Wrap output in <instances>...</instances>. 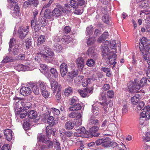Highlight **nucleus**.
<instances>
[{
	"instance_id": "f257e3e1",
	"label": "nucleus",
	"mask_w": 150,
	"mask_h": 150,
	"mask_svg": "<svg viewBox=\"0 0 150 150\" xmlns=\"http://www.w3.org/2000/svg\"><path fill=\"white\" fill-rule=\"evenodd\" d=\"M139 48L143 58L145 60H147L149 58L148 54L150 49V41L145 37L142 38L139 43Z\"/></svg>"
},
{
	"instance_id": "f03ea898",
	"label": "nucleus",
	"mask_w": 150,
	"mask_h": 150,
	"mask_svg": "<svg viewBox=\"0 0 150 150\" xmlns=\"http://www.w3.org/2000/svg\"><path fill=\"white\" fill-rule=\"evenodd\" d=\"M137 79H135L134 82L130 81L129 83L128 87L130 92L132 93L138 92L140 88L142 87L147 82L146 78L143 77L140 81L139 83H137Z\"/></svg>"
},
{
	"instance_id": "7ed1b4c3",
	"label": "nucleus",
	"mask_w": 150,
	"mask_h": 150,
	"mask_svg": "<svg viewBox=\"0 0 150 150\" xmlns=\"http://www.w3.org/2000/svg\"><path fill=\"white\" fill-rule=\"evenodd\" d=\"M41 51L38 53L45 60L49 61L52 57L53 56L54 54L52 49L48 46L44 45L41 47Z\"/></svg>"
},
{
	"instance_id": "20e7f679",
	"label": "nucleus",
	"mask_w": 150,
	"mask_h": 150,
	"mask_svg": "<svg viewBox=\"0 0 150 150\" xmlns=\"http://www.w3.org/2000/svg\"><path fill=\"white\" fill-rule=\"evenodd\" d=\"M109 43L108 41L106 40L105 42V43L101 46V50L102 52V55L104 58H106L107 56L113 53V52H110V49L109 50L107 45L109 44Z\"/></svg>"
},
{
	"instance_id": "39448f33",
	"label": "nucleus",
	"mask_w": 150,
	"mask_h": 150,
	"mask_svg": "<svg viewBox=\"0 0 150 150\" xmlns=\"http://www.w3.org/2000/svg\"><path fill=\"white\" fill-rule=\"evenodd\" d=\"M29 27H20L18 29V33L19 38L21 39H24L29 31Z\"/></svg>"
},
{
	"instance_id": "423d86ee",
	"label": "nucleus",
	"mask_w": 150,
	"mask_h": 150,
	"mask_svg": "<svg viewBox=\"0 0 150 150\" xmlns=\"http://www.w3.org/2000/svg\"><path fill=\"white\" fill-rule=\"evenodd\" d=\"M117 55L115 53H112L107 56L106 58L107 63L110 65H113L114 67L116 63L115 60L116 59Z\"/></svg>"
},
{
	"instance_id": "0eeeda50",
	"label": "nucleus",
	"mask_w": 150,
	"mask_h": 150,
	"mask_svg": "<svg viewBox=\"0 0 150 150\" xmlns=\"http://www.w3.org/2000/svg\"><path fill=\"white\" fill-rule=\"evenodd\" d=\"M93 89L91 87H86L83 90H79L78 92L80 94L81 97L85 98L88 97L89 96L88 94L91 93H92Z\"/></svg>"
},
{
	"instance_id": "6e6552de",
	"label": "nucleus",
	"mask_w": 150,
	"mask_h": 150,
	"mask_svg": "<svg viewBox=\"0 0 150 150\" xmlns=\"http://www.w3.org/2000/svg\"><path fill=\"white\" fill-rule=\"evenodd\" d=\"M39 84L42 96L45 98H48L49 96V93L46 89L45 83L43 82L39 81Z\"/></svg>"
},
{
	"instance_id": "1a4fd4ad",
	"label": "nucleus",
	"mask_w": 150,
	"mask_h": 150,
	"mask_svg": "<svg viewBox=\"0 0 150 150\" xmlns=\"http://www.w3.org/2000/svg\"><path fill=\"white\" fill-rule=\"evenodd\" d=\"M20 92L22 95L26 96L31 94L32 90L30 88L28 87L23 86L21 88Z\"/></svg>"
},
{
	"instance_id": "9d476101",
	"label": "nucleus",
	"mask_w": 150,
	"mask_h": 150,
	"mask_svg": "<svg viewBox=\"0 0 150 150\" xmlns=\"http://www.w3.org/2000/svg\"><path fill=\"white\" fill-rule=\"evenodd\" d=\"M18 109L19 110H18L17 108L15 109L16 114L17 115H19V116L21 118H24L27 115V111L25 110H22L21 107H20V109L19 108Z\"/></svg>"
},
{
	"instance_id": "9b49d317",
	"label": "nucleus",
	"mask_w": 150,
	"mask_h": 150,
	"mask_svg": "<svg viewBox=\"0 0 150 150\" xmlns=\"http://www.w3.org/2000/svg\"><path fill=\"white\" fill-rule=\"evenodd\" d=\"M60 72L61 76L64 77L68 71V66L66 63H62L60 66Z\"/></svg>"
},
{
	"instance_id": "f8f14e48",
	"label": "nucleus",
	"mask_w": 150,
	"mask_h": 150,
	"mask_svg": "<svg viewBox=\"0 0 150 150\" xmlns=\"http://www.w3.org/2000/svg\"><path fill=\"white\" fill-rule=\"evenodd\" d=\"M95 51L94 48H90L87 51V54L89 57L96 58L97 57V55Z\"/></svg>"
},
{
	"instance_id": "ddd939ff",
	"label": "nucleus",
	"mask_w": 150,
	"mask_h": 150,
	"mask_svg": "<svg viewBox=\"0 0 150 150\" xmlns=\"http://www.w3.org/2000/svg\"><path fill=\"white\" fill-rule=\"evenodd\" d=\"M16 69L18 71H26L30 70L29 67L28 66L24 65L21 64H18L16 67Z\"/></svg>"
},
{
	"instance_id": "4468645a",
	"label": "nucleus",
	"mask_w": 150,
	"mask_h": 150,
	"mask_svg": "<svg viewBox=\"0 0 150 150\" xmlns=\"http://www.w3.org/2000/svg\"><path fill=\"white\" fill-rule=\"evenodd\" d=\"M4 133L5 137L8 141H9L12 139V131L11 129H6L4 130Z\"/></svg>"
},
{
	"instance_id": "2eb2a0df",
	"label": "nucleus",
	"mask_w": 150,
	"mask_h": 150,
	"mask_svg": "<svg viewBox=\"0 0 150 150\" xmlns=\"http://www.w3.org/2000/svg\"><path fill=\"white\" fill-rule=\"evenodd\" d=\"M110 51L111 52H113L114 53H116L117 52V45L115 41L114 40H112L110 41Z\"/></svg>"
},
{
	"instance_id": "dca6fc26",
	"label": "nucleus",
	"mask_w": 150,
	"mask_h": 150,
	"mask_svg": "<svg viewBox=\"0 0 150 150\" xmlns=\"http://www.w3.org/2000/svg\"><path fill=\"white\" fill-rule=\"evenodd\" d=\"M44 18L47 19H53L52 18L54 17L52 11L51 12L49 9H47L45 10L44 13Z\"/></svg>"
},
{
	"instance_id": "f3484780",
	"label": "nucleus",
	"mask_w": 150,
	"mask_h": 150,
	"mask_svg": "<svg viewBox=\"0 0 150 150\" xmlns=\"http://www.w3.org/2000/svg\"><path fill=\"white\" fill-rule=\"evenodd\" d=\"M33 92L36 95H38L40 93L39 88V84L38 83V85L36 86L33 83H32L30 86Z\"/></svg>"
},
{
	"instance_id": "a211bd4d",
	"label": "nucleus",
	"mask_w": 150,
	"mask_h": 150,
	"mask_svg": "<svg viewBox=\"0 0 150 150\" xmlns=\"http://www.w3.org/2000/svg\"><path fill=\"white\" fill-rule=\"evenodd\" d=\"M69 116L72 118H80L82 117V115L78 112H72L70 113Z\"/></svg>"
},
{
	"instance_id": "6ab92c4d",
	"label": "nucleus",
	"mask_w": 150,
	"mask_h": 150,
	"mask_svg": "<svg viewBox=\"0 0 150 150\" xmlns=\"http://www.w3.org/2000/svg\"><path fill=\"white\" fill-rule=\"evenodd\" d=\"M140 96L137 94L135 96L131 98V101L132 104L134 105H136L138 103L140 100Z\"/></svg>"
},
{
	"instance_id": "aec40b11",
	"label": "nucleus",
	"mask_w": 150,
	"mask_h": 150,
	"mask_svg": "<svg viewBox=\"0 0 150 150\" xmlns=\"http://www.w3.org/2000/svg\"><path fill=\"white\" fill-rule=\"evenodd\" d=\"M72 38L69 35H64L61 40L62 42L64 44H68L72 41Z\"/></svg>"
},
{
	"instance_id": "412c9836",
	"label": "nucleus",
	"mask_w": 150,
	"mask_h": 150,
	"mask_svg": "<svg viewBox=\"0 0 150 150\" xmlns=\"http://www.w3.org/2000/svg\"><path fill=\"white\" fill-rule=\"evenodd\" d=\"M50 85H51V88L52 90L54 93L57 91V88H58V82L52 80L50 82Z\"/></svg>"
},
{
	"instance_id": "4be33fe9",
	"label": "nucleus",
	"mask_w": 150,
	"mask_h": 150,
	"mask_svg": "<svg viewBox=\"0 0 150 150\" xmlns=\"http://www.w3.org/2000/svg\"><path fill=\"white\" fill-rule=\"evenodd\" d=\"M30 119H26L24 120L23 124V127L25 130H27L29 129L30 126Z\"/></svg>"
},
{
	"instance_id": "5701e85b",
	"label": "nucleus",
	"mask_w": 150,
	"mask_h": 150,
	"mask_svg": "<svg viewBox=\"0 0 150 150\" xmlns=\"http://www.w3.org/2000/svg\"><path fill=\"white\" fill-rule=\"evenodd\" d=\"M81 106L79 103H75L69 108V111L78 110L81 109Z\"/></svg>"
},
{
	"instance_id": "b1692460",
	"label": "nucleus",
	"mask_w": 150,
	"mask_h": 150,
	"mask_svg": "<svg viewBox=\"0 0 150 150\" xmlns=\"http://www.w3.org/2000/svg\"><path fill=\"white\" fill-rule=\"evenodd\" d=\"M76 64L78 67L81 69L84 67V60L81 57H79L77 59Z\"/></svg>"
},
{
	"instance_id": "393cba45",
	"label": "nucleus",
	"mask_w": 150,
	"mask_h": 150,
	"mask_svg": "<svg viewBox=\"0 0 150 150\" xmlns=\"http://www.w3.org/2000/svg\"><path fill=\"white\" fill-rule=\"evenodd\" d=\"M53 15L54 17H58L60 16L62 14L61 10L58 8H55L52 11Z\"/></svg>"
},
{
	"instance_id": "a878e982",
	"label": "nucleus",
	"mask_w": 150,
	"mask_h": 150,
	"mask_svg": "<svg viewBox=\"0 0 150 150\" xmlns=\"http://www.w3.org/2000/svg\"><path fill=\"white\" fill-rule=\"evenodd\" d=\"M21 105L23 107V110H27L28 109H29L31 107V103L28 102H23L21 103Z\"/></svg>"
},
{
	"instance_id": "bb28decb",
	"label": "nucleus",
	"mask_w": 150,
	"mask_h": 150,
	"mask_svg": "<svg viewBox=\"0 0 150 150\" xmlns=\"http://www.w3.org/2000/svg\"><path fill=\"white\" fill-rule=\"evenodd\" d=\"M74 124L72 121H69L66 122L65 126L66 129H71L74 127Z\"/></svg>"
},
{
	"instance_id": "cd10ccee",
	"label": "nucleus",
	"mask_w": 150,
	"mask_h": 150,
	"mask_svg": "<svg viewBox=\"0 0 150 150\" xmlns=\"http://www.w3.org/2000/svg\"><path fill=\"white\" fill-rule=\"evenodd\" d=\"M47 122L49 125L51 126H53L56 123V120H54L53 116H50L48 117L47 120Z\"/></svg>"
},
{
	"instance_id": "c85d7f7f",
	"label": "nucleus",
	"mask_w": 150,
	"mask_h": 150,
	"mask_svg": "<svg viewBox=\"0 0 150 150\" xmlns=\"http://www.w3.org/2000/svg\"><path fill=\"white\" fill-rule=\"evenodd\" d=\"M73 91V90L69 86L65 89L64 94L66 96H68L71 95Z\"/></svg>"
},
{
	"instance_id": "c756f323",
	"label": "nucleus",
	"mask_w": 150,
	"mask_h": 150,
	"mask_svg": "<svg viewBox=\"0 0 150 150\" xmlns=\"http://www.w3.org/2000/svg\"><path fill=\"white\" fill-rule=\"evenodd\" d=\"M38 139L39 141H41L44 143H46L48 141V140L45 138V136L42 134H39L38 135Z\"/></svg>"
},
{
	"instance_id": "7c9ffc66",
	"label": "nucleus",
	"mask_w": 150,
	"mask_h": 150,
	"mask_svg": "<svg viewBox=\"0 0 150 150\" xmlns=\"http://www.w3.org/2000/svg\"><path fill=\"white\" fill-rule=\"evenodd\" d=\"M54 49L56 50L57 53L62 52V46L59 44H55L54 45Z\"/></svg>"
},
{
	"instance_id": "2f4dec72",
	"label": "nucleus",
	"mask_w": 150,
	"mask_h": 150,
	"mask_svg": "<svg viewBox=\"0 0 150 150\" xmlns=\"http://www.w3.org/2000/svg\"><path fill=\"white\" fill-rule=\"evenodd\" d=\"M136 108H135V110L137 112H138L141 110L144 105V103L143 101L139 102Z\"/></svg>"
},
{
	"instance_id": "473e14b6",
	"label": "nucleus",
	"mask_w": 150,
	"mask_h": 150,
	"mask_svg": "<svg viewBox=\"0 0 150 150\" xmlns=\"http://www.w3.org/2000/svg\"><path fill=\"white\" fill-rule=\"evenodd\" d=\"M37 116V112L34 110L31 111L28 114V117L32 119L36 118Z\"/></svg>"
},
{
	"instance_id": "72a5a7b5",
	"label": "nucleus",
	"mask_w": 150,
	"mask_h": 150,
	"mask_svg": "<svg viewBox=\"0 0 150 150\" xmlns=\"http://www.w3.org/2000/svg\"><path fill=\"white\" fill-rule=\"evenodd\" d=\"M50 71L54 78L56 79L58 77V74L56 69L52 68L50 69Z\"/></svg>"
},
{
	"instance_id": "f704fd0d",
	"label": "nucleus",
	"mask_w": 150,
	"mask_h": 150,
	"mask_svg": "<svg viewBox=\"0 0 150 150\" xmlns=\"http://www.w3.org/2000/svg\"><path fill=\"white\" fill-rule=\"evenodd\" d=\"M86 35H88L90 36L92 35L93 32V28L92 26L90 25L87 27L86 28Z\"/></svg>"
},
{
	"instance_id": "c9c22d12",
	"label": "nucleus",
	"mask_w": 150,
	"mask_h": 150,
	"mask_svg": "<svg viewBox=\"0 0 150 150\" xmlns=\"http://www.w3.org/2000/svg\"><path fill=\"white\" fill-rule=\"evenodd\" d=\"M103 146L105 147L110 146V142L108 138H106L104 139Z\"/></svg>"
},
{
	"instance_id": "e433bc0d",
	"label": "nucleus",
	"mask_w": 150,
	"mask_h": 150,
	"mask_svg": "<svg viewBox=\"0 0 150 150\" xmlns=\"http://www.w3.org/2000/svg\"><path fill=\"white\" fill-rule=\"evenodd\" d=\"M77 133L78 134H87L88 132L87 131H86L85 130V129L84 127L81 126L79 129L77 130Z\"/></svg>"
},
{
	"instance_id": "4c0bfd02",
	"label": "nucleus",
	"mask_w": 150,
	"mask_h": 150,
	"mask_svg": "<svg viewBox=\"0 0 150 150\" xmlns=\"http://www.w3.org/2000/svg\"><path fill=\"white\" fill-rule=\"evenodd\" d=\"M73 76L71 74L70 72H69L65 77L66 80L68 82H71L73 81Z\"/></svg>"
},
{
	"instance_id": "58836bf2",
	"label": "nucleus",
	"mask_w": 150,
	"mask_h": 150,
	"mask_svg": "<svg viewBox=\"0 0 150 150\" xmlns=\"http://www.w3.org/2000/svg\"><path fill=\"white\" fill-rule=\"evenodd\" d=\"M96 41V39L95 37H92L89 38L87 41V43L88 45H91L93 44Z\"/></svg>"
},
{
	"instance_id": "ea45409f",
	"label": "nucleus",
	"mask_w": 150,
	"mask_h": 150,
	"mask_svg": "<svg viewBox=\"0 0 150 150\" xmlns=\"http://www.w3.org/2000/svg\"><path fill=\"white\" fill-rule=\"evenodd\" d=\"M45 37L44 35H40L38 40V44L40 45L44 42L45 40Z\"/></svg>"
},
{
	"instance_id": "a19ab883",
	"label": "nucleus",
	"mask_w": 150,
	"mask_h": 150,
	"mask_svg": "<svg viewBox=\"0 0 150 150\" xmlns=\"http://www.w3.org/2000/svg\"><path fill=\"white\" fill-rule=\"evenodd\" d=\"M62 88V86L61 85L58 86V89L57 94L56 95V98L57 100H59L61 99V92L60 90Z\"/></svg>"
},
{
	"instance_id": "79ce46f5",
	"label": "nucleus",
	"mask_w": 150,
	"mask_h": 150,
	"mask_svg": "<svg viewBox=\"0 0 150 150\" xmlns=\"http://www.w3.org/2000/svg\"><path fill=\"white\" fill-rule=\"evenodd\" d=\"M91 79H86L82 82V85L84 87L86 86L88 84L91 83Z\"/></svg>"
},
{
	"instance_id": "37998d69",
	"label": "nucleus",
	"mask_w": 150,
	"mask_h": 150,
	"mask_svg": "<svg viewBox=\"0 0 150 150\" xmlns=\"http://www.w3.org/2000/svg\"><path fill=\"white\" fill-rule=\"evenodd\" d=\"M50 111L54 115H58L60 113V112L58 109L54 108H51Z\"/></svg>"
},
{
	"instance_id": "c03bdc74",
	"label": "nucleus",
	"mask_w": 150,
	"mask_h": 150,
	"mask_svg": "<svg viewBox=\"0 0 150 150\" xmlns=\"http://www.w3.org/2000/svg\"><path fill=\"white\" fill-rule=\"evenodd\" d=\"M14 13L16 16L19 15L20 13L19 8L18 6L16 4H15L14 7Z\"/></svg>"
},
{
	"instance_id": "a18cd8bd",
	"label": "nucleus",
	"mask_w": 150,
	"mask_h": 150,
	"mask_svg": "<svg viewBox=\"0 0 150 150\" xmlns=\"http://www.w3.org/2000/svg\"><path fill=\"white\" fill-rule=\"evenodd\" d=\"M15 42V40L14 38H12L10 39V42H9V47L8 51H10L12 47L14 45Z\"/></svg>"
},
{
	"instance_id": "49530a36",
	"label": "nucleus",
	"mask_w": 150,
	"mask_h": 150,
	"mask_svg": "<svg viewBox=\"0 0 150 150\" xmlns=\"http://www.w3.org/2000/svg\"><path fill=\"white\" fill-rule=\"evenodd\" d=\"M108 102L103 103L101 105L103 106V115H104L107 111L106 109L108 108Z\"/></svg>"
},
{
	"instance_id": "de8ad7c7",
	"label": "nucleus",
	"mask_w": 150,
	"mask_h": 150,
	"mask_svg": "<svg viewBox=\"0 0 150 150\" xmlns=\"http://www.w3.org/2000/svg\"><path fill=\"white\" fill-rule=\"evenodd\" d=\"M92 112L95 115H97L99 110L97 106H94L93 105L92 106Z\"/></svg>"
},
{
	"instance_id": "09e8293b",
	"label": "nucleus",
	"mask_w": 150,
	"mask_h": 150,
	"mask_svg": "<svg viewBox=\"0 0 150 150\" xmlns=\"http://www.w3.org/2000/svg\"><path fill=\"white\" fill-rule=\"evenodd\" d=\"M74 125L78 127L82 124V117L80 118H77Z\"/></svg>"
},
{
	"instance_id": "8fccbe9b",
	"label": "nucleus",
	"mask_w": 150,
	"mask_h": 150,
	"mask_svg": "<svg viewBox=\"0 0 150 150\" xmlns=\"http://www.w3.org/2000/svg\"><path fill=\"white\" fill-rule=\"evenodd\" d=\"M71 6L73 8H75L78 7L77 2L74 0H72L70 1Z\"/></svg>"
},
{
	"instance_id": "3c124183",
	"label": "nucleus",
	"mask_w": 150,
	"mask_h": 150,
	"mask_svg": "<svg viewBox=\"0 0 150 150\" xmlns=\"http://www.w3.org/2000/svg\"><path fill=\"white\" fill-rule=\"evenodd\" d=\"M95 64V62L94 60L92 59H88L87 62V65L89 67L93 66Z\"/></svg>"
},
{
	"instance_id": "603ef678",
	"label": "nucleus",
	"mask_w": 150,
	"mask_h": 150,
	"mask_svg": "<svg viewBox=\"0 0 150 150\" xmlns=\"http://www.w3.org/2000/svg\"><path fill=\"white\" fill-rule=\"evenodd\" d=\"M53 143H55V147L57 148V150H59L60 149V144L59 142L56 139L53 140Z\"/></svg>"
},
{
	"instance_id": "864d4df0",
	"label": "nucleus",
	"mask_w": 150,
	"mask_h": 150,
	"mask_svg": "<svg viewBox=\"0 0 150 150\" xmlns=\"http://www.w3.org/2000/svg\"><path fill=\"white\" fill-rule=\"evenodd\" d=\"M98 129L99 128L98 127L93 126L89 129V131L92 134L96 133Z\"/></svg>"
},
{
	"instance_id": "5fc2aeb1",
	"label": "nucleus",
	"mask_w": 150,
	"mask_h": 150,
	"mask_svg": "<svg viewBox=\"0 0 150 150\" xmlns=\"http://www.w3.org/2000/svg\"><path fill=\"white\" fill-rule=\"evenodd\" d=\"M77 1L78 6H84L86 4L84 0H78Z\"/></svg>"
},
{
	"instance_id": "6e6d98bb",
	"label": "nucleus",
	"mask_w": 150,
	"mask_h": 150,
	"mask_svg": "<svg viewBox=\"0 0 150 150\" xmlns=\"http://www.w3.org/2000/svg\"><path fill=\"white\" fill-rule=\"evenodd\" d=\"M107 96L110 98H112L114 96V93L112 90H109L107 93Z\"/></svg>"
},
{
	"instance_id": "4d7b16f0",
	"label": "nucleus",
	"mask_w": 150,
	"mask_h": 150,
	"mask_svg": "<svg viewBox=\"0 0 150 150\" xmlns=\"http://www.w3.org/2000/svg\"><path fill=\"white\" fill-rule=\"evenodd\" d=\"M30 3L31 4H33L34 6L36 7L39 4L38 0H28Z\"/></svg>"
},
{
	"instance_id": "13d9d810",
	"label": "nucleus",
	"mask_w": 150,
	"mask_h": 150,
	"mask_svg": "<svg viewBox=\"0 0 150 150\" xmlns=\"http://www.w3.org/2000/svg\"><path fill=\"white\" fill-rule=\"evenodd\" d=\"M103 21L105 23H108L109 20V17L108 15H105L102 18Z\"/></svg>"
},
{
	"instance_id": "bf43d9fd",
	"label": "nucleus",
	"mask_w": 150,
	"mask_h": 150,
	"mask_svg": "<svg viewBox=\"0 0 150 150\" xmlns=\"http://www.w3.org/2000/svg\"><path fill=\"white\" fill-rule=\"evenodd\" d=\"M89 122L90 123L94 125H96L98 122V120H95L92 117H91L90 119L89 120Z\"/></svg>"
},
{
	"instance_id": "052dcab7",
	"label": "nucleus",
	"mask_w": 150,
	"mask_h": 150,
	"mask_svg": "<svg viewBox=\"0 0 150 150\" xmlns=\"http://www.w3.org/2000/svg\"><path fill=\"white\" fill-rule=\"evenodd\" d=\"M64 134L67 137H69L72 135L73 133L70 131H67L64 132Z\"/></svg>"
},
{
	"instance_id": "680f3d73",
	"label": "nucleus",
	"mask_w": 150,
	"mask_h": 150,
	"mask_svg": "<svg viewBox=\"0 0 150 150\" xmlns=\"http://www.w3.org/2000/svg\"><path fill=\"white\" fill-rule=\"evenodd\" d=\"M83 12V10L82 9H76L75 10L74 13L77 15H81Z\"/></svg>"
},
{
	"instance_id": "e2e57ef3",
	"label": "nucleus",
	"mask_w": 150,
	"mask_h": 150,
	"mask_svg": "<svg viewBox=\"0 0 150 150\" xmlns=\"http://www.w3.org/2000/svg\"><path fill=\"white\" fill-rule=\"evenodd\" d=\"M104 139H102L96 140V144L98 146L100 144H102L103 145V144L104 142Z\"/></svg>"
},
{
	"instance_id": "0e129e2a",
	"label": "nucleus",
	"mask_w": 150,
	"mask_h": 150,
	"mask_svg": "<svg viewBox=\"0 0 150 150\" xmlns=\"http://www.w3.org/2000/svg\"><path fill=\"white\" fill-rule=\"evenodd\" d=\"M78 101V98L76 97H74L71 99L70 104L73 105L74 103H76Z\"/></svg>"
},
{
	"instance_id": "69168bd1",
	"label": "nucleus",
	"mask_w": 150,
	"mask_h": 150,
	"mask_svg": "<svg viewBox=\"0 0 150 150\" xmlns=\"http://www.w3.org/2000/svg\"><path fill=\"white\" fill-rule=\"evenodd\" d=\"M9 146L8 144H4L1 147V150H9Z\"/></svg>"
},
{
	"instance_id": "338daca9",
	"label": "nucleus",
	"mask_w": 150,
	"mask_h": 150,
	"mask_svg": "<svg viewBox=\"0 0 150 150\" xmlns=\"http://www.w3.org/2000/svg\"><path fill=\"white\" fill-rule=\"evenodd\" d=\"M108 116L110 117V119L112 120V118L114 119V117H115V112L114 110H112L110 113L108 114Z\"/></svg>"
},
{
	"instance_id": "774afa93",
	"label": "nucleus",
	"mask_w": 150,
	"mask_h": 150,
	"mask_svg": "<svg viewBox=\"0 0 150 150\" xmlns=\"http://www.w3.org/2000/svg\"><path fill=\"white\" fill-rule=\"evenodd\" d=\"M110 88V85L107 83L105 84L103 86V88L104 91H107L109 90Z\"/></svg>"
}]
</instances>
